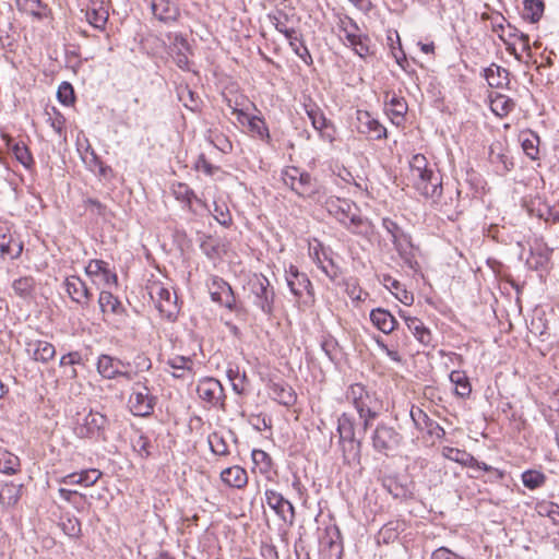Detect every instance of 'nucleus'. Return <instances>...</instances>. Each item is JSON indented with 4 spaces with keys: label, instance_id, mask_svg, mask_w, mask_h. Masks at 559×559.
Segmentation results:
<instances>
[{
    "label": "nucleus",
    "instance_id": "nucleus-1",
    "mask_svg": "<svg viewBox=\"0 0 559 559\" xmlns=\"http://www.w3.org/2000/svg\"><path fill=\"white\" fill-rule=\"evenodd\" d=\"M345 397L358 414L364 432L371 427L382 411V402L372 390H369L361 383H354L348 386Z\"/></svg>",
    "mask_w": 559,
    "mask_h": 559
},
{
    "label": "nucleus",
    "instance_id": "nucleus-2",
    "mask_svg": "<svg viewBox=\"0 0 559 559\" xmlns=\"http://www.w3.org/2000/svg\"><path fill=\"white\" fill-rule=\"evenodd\" d=\"M409 168L415 189L424 198H437L442 191V178L429 165L423 154H415L409 160Z\"/></svg>",
    "mask_w": 559,
    "mask_h": 559
},
{
    "label": "nucleus",
    "instance_id": "nucleus-3",
    "mask_svg": "<svg viewBox=\"0 0 559 559\" xmlns=\"http://www.w3.org/2000/svg\"><path fill=\"white\" fill-rule=\"evenodd\" d=\"M110 421L108 417L97 411L78 413L75 416L74 433L81 439L106 441V432Z\"/></svg>",
    "mask_w": 559,
    "mask_h": 559
},
{
    "label": "nucleus",
    "instance_id": "nucleus-4",
    "mask_svg": "<svg viewBox=\"0 0 559 559\" xmlns=\"http://www.w3.org/2000/svg\"><path fill=\"white\" fill-rule=\"evenodd\" d=\"M282 180L301 198H310L320 201L321 186L310 174L297 167H287L282 171Z\"/></svg>",
    "mask_w": 559,
    "mask_h": 559
},
{
    "label": "nucleus",
    "instance_id": "nucleus-5",
    "mask_svg": "<svg viewBox=\"0 0 559 559\" xmlns=\"http://www.w3.org/2000/svg\"><path fill=\"white\" fill-rule=\"evenodd\" d=\"M148 380L143 378L133 383L128 400V407L134 416L147 417L153 414L157 403V396L153 395L147 386Z\"/></svg>",
    "mask_w": 559,
    "mask_h": 559
},
{
    "label": "nucleus",
    "instance_id": "nucleus-6",
    "mask_svg": "<svg viewBox=\"0 0 559 559\" xmlns=\"http://www.w3.org/2000/svg\"><path fill=\"white\" fill-rule=\"evenodd\" d=\"M147 289L150 297L155 301L160 316L170 322L175 321L179 313L176 293H171L158 281L152 282L147 286Z\"/></svg>",
    "mask_w": 559,
    "mask_h": 559
},
{
    "label": "nucleus",
    "instance_id": "nucleus-7",
    "mask_svg": "<svg viewBox=\"0 0 559 559\" xmlns=\"http://www.w3.org/2000/svg\"><path fill=\"white\" fill-rule=\"evenodd\" d=\"M374 451L386 456L395 452L403 442V436L392 426L380 423L371 435Z\"/></svg>",
    "mask_w": 559,
    "mask_h": 559
},
{
    "label": "nucleus",
    "instance_id": "nucleus-8",
    "mask_svg": "<svg viewBox=\"0 0 559 559\" xmlns=\"http://www.w3.org/2000/svg\"><path fill=\"white\" fill-rule=\"evenodd\" d=\"M285 278L289 290L296 298L301 299L304 293H306L307 299L304 300V304L310 305L314 302L313 286L306 273L299 272L295 265H290L286 270Z\"/></svg>",
    "mask_w": 559,
    "mask_h": 559
},
{
    "label": "nucleus",
    "instance_id": "nucleus-9",
    "mask_svg": "<svg viewBox=\"0 0 559 559\" xmlns=\"http://www.w3.org/2000/svg\"><path fill=\"white\" fill-rule=\"evenodd\" d=\"M355 418L344 412L337 418V432L342 442H347L349 445L348 453L353 460H359L361 441L355 437Z\"/></svg>",
    "mask_w": 559,
    "mask_h": 559
},
{
    "label": "nucleus",
    "instance_id": "nucleus-10",
    "mask_svg": "<svg viewBox=\"0 0 559 559\" xmlns=\"http://www.w3.org/2000/svg\"><path fill=\"white\" fill-rule=\"evenodd\" d=\"M265 502L276 513V515L288 526L295 522V508L290 501L285 499L282 493L273 489L265 490Z\"/></svg>",
    "mask_w": 559,
    "mask_h": 559
},
{
    "label": "nucleus",
    "instance_id": "nucleus-11",
    "mask_svg": "<svg viewBox=\"0 0 559 559\" xmlns=\"http://www.w3.org/2000/svg\"><path fill=\"white\" fill-rule=\"evenodd\" d=\"M251 290L255 296V305L265 314H272L274 309L275 292L265 276L257 277L251 282Z\"/></svg>",
    "mask_w": 559,
    "mask_h": 559
},
{
    "label": "nucleus",
    "instance_id": "nucleus-12",
    "mask_svg": "<svg viewBox=\"0 0 559 559\" xmlns=\"http://www.w3.org/2000/svg\"><path fill=\"white\" fill-rule=\"evenodd\" d=\"M501 31L499 34L500 39L507 45V50L514 55L518 60L521 56L516 51V44H520L522 52H530V37L527 34L520 32L516 27L508 24L507 26L498 25Z\"/></svg>",
    "mask_w": 559,
    "mask_h": 559
},
{
    "label": "nucleus",
    "instance_id": "nucleus-13",
    "mask_svg": "<svg viewBox=\"0 0 559 559\" xmlns=\"http://www.w3.org/2000/svg\"><path fill=\"white\" fill-rule=\"evenodd\" d=\"M356 129L371 140L386 138V129L366 110L356 111Z\"/></svg>",
    "mask_w": 559,
    "mask_h": 559
},
{
    "label": "nucleus",
    "instance_id": "nucleus-14",
    "mask_svg": "<svg viewBox=\"0 0 559 559\" xmlns=\"http://www.w3.org/2000/svg\"><path fill=\"white\" fill-rule=\"evenodd\" d=\"M393 246L405 265L413 271L419 270L420 266L417 260L419 249L413 243L411 235L400 236V239L393 241Z\"/></svg>",
    "mask_w": 559,
    "mask_h": 559
},
{
    "label": "nucleus",
    "instance_id": "nucleus-15",
    "mask_svg": "<svg viewBox=\"0 0 559 559\" xmlns=\"http://www.w3.org/2000/svg\"><path fill=\"white\" fill-rule=\"evenodd\" d=\"M25 352L32 360L41 364L49 362L56 355V348L51 343L33 338L26 340Z\"/></svg>",
    "mask_w": 559,
    "mask_h": 559
},
{
    "label": "nucleus",
    "instance_id": "nucleus-16",
    "mask_svg": "<svg viewBox=\"0 0 559 559\" xmlns=\"http://www.w3.org/2000/svg\"><path fill=\"white\" fill-rule=\"evenodd\" d=\"M197 392L199 397L211 407L218 405L224 396L221 382L214 378L201 380L198 384Z\"/></svg>",
    "mask_w": 559,
    "mask_h": 559
},
{
    "label": "nucleus",
    "instance_id": "nucleus-17",
    "mask_svg": "<svg viewBox=\"0 0 559 559\" xmlns=\"http://www.w3.org/2000/svg\"><path fill=\"white\" fill-rule=\"evenodd\" d=\"M409 415L415 427L420 431H426L429 436L437 439H442L445 435L444 429L433 419H431L419 407H412Z\"/></svg>",
    "mask_w": 559,
    "mask_h": 559
},
{
    "label": "nucleus",
    "instance_id": "nucleus-18",
    "mask_svg": "<svg viewBox=\"0 0 559 559\" xmlns=\"http://www.w3.org/2000/svg\"><path fill=\"white\" fill-rule=\"evenodd\" d=\"M64 287L72 301L81 306H88L92 299V293L87 288L85 282H83L79 276H68L64 281Z\"/></svg>",
    "mask_w": 559,
    "mask_h": 559
},
{
    "label": "nucleus",
    "instance_id": "nucleus-19",
    "mask_svg": "<svg viewBox=\"0 0 559 559\" xmlns=\"http://www.w3.org/2000/svg\"><path fill=\"white\" fill-rule=\"evenodd\" d=\"M459 197L460 191L455 190L450 195L443 197V190L437 198H429L435 204L436 209L450 221H455L461 213L459 211Z\"/></svg>",
    "mask_w": 559,
    "mask_h": 559
},
{
    "label": "nucleus",
    "instance_id": "nucleus-20",
    "mask_svg": "<svg viewBox=\"0 0 559 559\" xmlns=\"http://www.w3.org/2000/svg\"><path fill=\"white\" fill-rule=\"evenodd\" d=\"M349 24L352 29H348L347 27H343V32L345 33V39L347 40L348 45L353 47L354 51L361 58L368 57L371 51L369 47V37L366 35H358L355 33V31H358V26L356 22H354L352 19H349Z\"/></svg>",
    "mask_w": 559,
    "mask_h": 559
},
{
    "label": "nucleus",
    "instance_id": "nucleus-21",
    "mask_svg": "<svg viewBox=\"0 0 559 559\" xmlns=\"http://www.w3.org/2000/svg\"><path fill=\"white\" fill-rule=\"evenodd\" d=\"M151 10L153 15L160 22H176L180 16V10L169 0H152Z\"/></svg>",
    "mask_w": 559,
    "mask_h": 559
},
{
    "label": "nucleus",
    "instance_id": "nucleus-22",
    "mask_svg": "<svg viewBox=\"0 0 559 559\" xmlns=\"http://www.w3.org/2000/svg\"><path fill=\"white\" fill-rule=\"evenodd\" d=\"M383 488L392 495L394 499L399 500H411L414 499V484L413 483H401L395 477L384 478L382 481Z\"/></svg>",
    "mask_w": 559,
    "mask_h": 559
},
{
    "label": "nucleus",
    "instance_id": "nucleus-23",
    "mask_svg": "<svg viewBox=\"0 0 559 559\" xmlns=\"http://www.w3.org/2000/svg\"><path fill=\"white\" fill-rule=\"evenodd\" d=\"M328 212L333 215L342 225L349 228L347 218L353 210L357 207L346 199H329L325 202Z\"/></svg>",
    "mask_w": 559,
    "mask_h": 559
},
{
    "label": "nucleus",
    "instance_id": "nucleus-24",
    "mask_svg": "<svg viewBox=\"0 0 559 559\" xmlns=\"http://www.w3.org/2000/svg\"><path fill=\"white\" fill-rule=\"evenodd\" d=\"M127 366L129 364L109 355H100L97 360V371L105 379L117 378L120 373V367Z\"/></svg>",
    "mask_w": 559,
    "mask_h": 559
},
{
    "label": "nucleus",
    "instance_id": "nucleus-25",
    "mask_svg": "<svg viewBox=\"0 0 559 559\" xmlns=\"http://www.w3.org/2000/svg\"><path fill=\"white\" fill-rule=\"evenodd\" d=\"M370 320L378 330L385 334L393 332L397 325L395 318L383 308L371 310Z\"/></svg>",
    "mask_w": 559,
    "mask_h": 559
},
{
    "label": "nucleus",
    "instance_id": "nucleus-26",
    "mask_svg": "<svg viewBox=\"0 0 559 559\" xmlns=\"http://www.w3.org/2000/svg\"><path fill=\"white\" fill-rule=\"evenodd\" d=\"M305 108L313 128L318 130L322 136L331 141L333 139V134L328 132V129L331 127V122L325 118L322 110L316 105H306Z\"/></svg>",
    "mask_w": 559,
    "mask_h": 559
},
{
    "label": "nucleus",
    "instance_id": "nucleus-27",
    "mask_svg": "<svg viewBox=\"0 0 559 559\" xmlns=\"http://www.w3.org/2000/svg\"><path fill=\"white\" fill-rule=\"evenodd\" d=\"M408 331L415 336V338L425 346L432 345V333L425 326V324L415 317H404Z\"/></svg>",
    "mask_w": 559,
    "mask_h": 559
},
{
    "label": "nucleus",
    "instance_id": "nucleus-28",
    "mask_svg": "<svg viewBox=\"0 0 559 559\" xmlns=\"http://www.w3.org/2000/svg\"><path fill=\"white\" fill-rule=\"evenodd\" d=\"M221 479L223 480V483L230 487L242 488L248 483V475L246 469L238 465H235L222 471Z\"/></svg>",
    "mask_w": 559,
    "mask_h": 559
},
{
    "label": "nucleus",
    "instance_id": "nucleus-29",
    "mask_svg": "<svg viewBox=\"0 0 559 559\" xmlns=\"http://www.w3.org/2000/svg\"><path fill=\"white\" fill-rule=\"evenodd\" d=\"M271 396L284 406H292L296 403L297 395L293 388L286 383H272L270 385Z\"/></svg>",
    "mask_w": 559,
    "mask_h": 559
},
{
    "label": "nucleus",
    "instance_id": "nucleus-30",
    "mask_svg": "<svg viewBox=\"0 0 559 559\" xmlns=\"http://www.w3.org/2000/svg\"><path fill=\"white\" fill-rule=\"evenodd\" d=\"M270 19L276 31L284 34L286 39H295V32L297 31L294 27L293 20L285 11L277 10L274 14L270 15Z\"/></svg>",
    "mask_w": 559,
    "mask_h": 559
},
{
    "label": "nucleus",
    "instance_id": "nucleus-31",
    "mask_svg": "<svg viewBox=\"0 0 559 559\" xmlns=\"http://www.w3.org/2000/svg\"><path fill=\"white\" fill-rule=\"evenodd\" d=\"M98 305L103 313L120 316L124 312L121 301L108 290H102L98 297Z\"/></svg>",
    "mask_w": 559,
    "mask_h": 559
},
{
    "label": "nucleus",
    "instance_id": "nucleus-32",
    "mask_svg": "<svg viewBox=\"0 0 559 559\" xmlns=\"http://www.w3.org/2000/svg\"><path fill=\"white\" fill-rule=\"evenodd\" d=\"M22 485L4 483L0 485V503L4 507H14L21 498Z\"/></svg>",
    "mask_w": 559,
    "mask_h": 559
},
{
    "label": "nucleus",
    "instance_id": "nucleus-33",
    "mask_svg": "<svg viewBox=\"0 0 559 559\" xmlns=\"http://www.w3.org/2000/svg\"><path fill=\"white\" fill-rule=\"evenodd\" d=\"M508 75L509 72L497 64H491L485 70L486 81L491 87L499 88L506 85L508 82Z\"/></svg>",
    "mask_w": 559,
    "mask_h": 559
},
{
    "label": "nucleus",
    "instance_id": "nucleus-34",
    "mask_svg": "<svg viewBox=\"0 0 559 559\" xmlns=\"http://www.w3.org/2000/svg\"><path fill=\"white\" fill-rule=\"evenodd\" d=\"M16 7L20 11L28 13L37 19L47 16V7L43 4L41 0H15Z\"/></svg>",
    "mask_w": 559,
    "mask_h": 559
},
{
    "label": "nucleus",
    "instance_id": "nucleus-35",
    "mask_svg": "<svg viewBox=\"0 0 559 559\" xmlns=\"http://www.w3.org/2000/svg\"><path fill=\"white\" fill-rule=\"evenodd\" d=\"M550 254L551 250L547 247L537 246L531 250V257L527 263L535 270L545 269L550 261Z\"/></svg>",
    "mask_w": 559,
    "mask_h": 559
},
{
    "label": "nucleus",
    "instance_id": "nucleus-36",
    "mask_svg": "<svg viewBox=\"0 0 559 559\" xmlns=\"http://www.w3.org/2000/svg\"><path fill=\"white\" fill-rule=\"evenodd\" d=\"M36 282L32 276H23L14 280L12 288L19 297L23 299L31 298L35 292Z\"/></svg>",
    "mask_w": 559,
    "mask_h": 559
},
{
    "label": "nucleus",
    "instance_id": "nucleus-37",
    "mask_svg": "<svg viewBox=\"0 0 559 559\" xmlns=\"http://www.w3.org/2000/svg\"><path fill=\"white\" fill-rule=\"evenodd\" d=\"M450 380L455 385V393L461 397H468L472 392L469 380L464 371L453 370Z\"/></svg>",
    "mask_w": 559,
    "mask_h": 559
},
{
    "label": "nucleus",
    "instance_id": "nucleus-38",
    "mask_svg": "<svg viewBox=\"0 0 559 559\" xmlns=\"http://www.w3.org/2000/svg\"><path fill=\"white\" fill-rule=\"evenodd\" d=\"M442 454L448 460L460 463L464 466H468L476 463V459L464 450L444 447L442 449Z\"/></svg>",
    "mask_w": 559,
    "mask_h": 559
},
{
    "label": "nucleus",
    "instance_id": "nucleus-39",
    "mask_svg": "<svg viewBox=\"0 0 559 559\" xmlns=\"http://www.w3.org/2000/svg\"><path fill=\"white\" fill-rule=\"evenodd\" d=\"M544 8L545 5L542 0H525L523 17L532 23H536L543 16Z\"/></svg>",
    "mask_w": 559,
    "mask_h": 559
},
{
    "label": "nucleus",
    "instance_id": "nucleus-40",
    "mask_svg": "<svg viewBox=\"0 0 559 559\" xmlns=\"http://www.w3.org/2000/svg\"><path fill=\"white\" fill-rule=\"evenodd\" d=\"M19 468H20V459L15 454H13L7 450H1L0 451V472L8 474V475H13L19 471Z\"/></svg>",
    "mask_w": 559,
    "mask_h": 559
},
{
    "label": "nucleus",
    "instance_id": "nucleus-41",
    "mask_svg": "<svg viewBox=\"0 0 559 559\" xmlns=\"http://www.w3.org/2000/svg\"><path fill=\"white\" fill-rule=\"evenodd\" d=\"M357 211L353 210L348 215L347 223L349 228H347L350 233L356 235H367L370 229V223L367 218L361 217L356 213Z\"/></svg>",
    "mask_w": 559,
    "mask_h": 559
},
{
    "label": "nucleus",
    "instance_id": "nucleus-42",
    "mask_svg": "<svg viewBox=\"0 0 559 559\" xmlns=\"http://www.w3.org/2000/svg\"><path fill=\"white\" fill-rule=\"evenodd\" d=\"M289 46L294 50V52L307 64L311 66L313 62L312 56L309 52L307 46L305 45L302 37L298 32H295V39H287Z\"/></svg>",
    "mask_w": 559,
    "mask_h": 559
},
{
    "label": "nucleus",
    "instance_id": "nucleus-43",
    "mask_svg": "<svg viewBox=\"0 0 559 559\" xmlns=\"http://www.w3.org/2000/svg\"><path fill=\"white\" fill-rule=\"evenodd\" d=\"M173 371L175 378H185L187 372L191 371L192 361L189 357L176 356L167 362Z\"/></svg>",
    "mask_w": 559,
    "mask_h": 559
},
{
    "label": "nucleus",
    "instance_id": "nucleus-44",
    "mask_svg": "<svg viewBox=\"0 0 559 559\" xmlns=\"http://www.w3.org/2000/svg\"><path fill=\"white\" fill-rule=\"evenodd\" d=\"M539 136L535 132H530L527 136L522 138L523 152L532 160L538 159L539 155Z\"/></svg>",
    "mask_w": 559,
    "mask_h": 559
},
{
    "label": "nucleus",
    "instance_id": "nucleus-45",
    "mask_svg": "<svg viewBox=\"0 0 559 559\" xmlns=\"http://www.w3.org/2000/svg\"><path fill=\"white\" fill-rule=\"evenodd\" d=\"M384 282L401 302L404 305H411L413 302V295L406 289L402 288V285L399 281L392 278L391 276H385Z\"/></svg>",
    "mask_w": 559,
    "mask_h": 559
},
{
    "label": "nucleus",
    "instance_id": "nucleus-46",
    "mask_svg": "<svg viewBox=\"0 0 559 559\" xmlns=\"http://www.w3.org/2000/svg\"><path fill=\"white\" fill-rule=\"evenodd\" d=\"M523 485L531 489H537L546 483V475L539 471L528 469L522 474Z\"/></svg>",
    "mask_w": 559,
    "mask_h": 559
},
{
    "label": "nucleus",
    "instance_id": "nucleus-47",
    "mask_svg": "<svg viewBox=\"0 0 559 559\" xmlns=\"http://www.w3.org/2000/svg\"><path fill=\"white\" fill-rule=\"evenodd\" d=\"M514 107L515 103L504 95H497L491 100L492 111L500 117L508 115L511 110H513Z\"/></svg>",
    "mask_w": 559,
    "mask_h": 559
},
{
    "label": "nucleus",
    "instance_id": "nucleus-48",
    "mask_svg": "<svg viewBox=\"0 0 559 559\" xmlns=\"http://www.w3.org/2000/svg\"><path fill=\"white\" fill-rule=\"evenodd\" d=\"M59 525L69 537L79 538L81 536V522L75 516L66 515L61 518Z\"/></svg>",
    "mask_w": 559,
    "mask_h": 559
},
{
    "label": "nucleus",
    "instance_id": "nucleus-49",
    "mask_svg": "<svg viewBox=\"0 0 559 559\" xmlns=\"http://www.w3.org/2000/svg\"><path fill=\"white\" fill-rule=\"evenodd\" d=\"M86 20L95 28L104 29L108 21V12L103 7H99L98 9L94 8L87 10Z\"/></svg>",
    "mask_w": 559,
    "mask_h": 559
},
{
    "label": "nucleus",
    "instance_id": "nucleus-50",
    "mask_svg": "<svg viewBox=\"0 0 559 559\" xmlns=\"http://www.w3.org/2000/svg\"><path fill=\"white\" fill-rule=\"evenodd\" d=\"M209 444L211 451L216 455H227L229 453L228 445L224 438L218 432H213L209 436Z\"/></svg>",
    "mask_w": 559,
    "mask_h": 559
},
{
    "label": "nucleus",
    "instance_id": "nucleus-51",
    "mask_svg": "<svg viewBox=\"0 0 559 559\" xmlns=\"http://www.w3.org/2000/svg\"><path fill=\"white\" fill-rule=\"evenodd\" d=\"M13 154L15 158L26 168H31L34 164L33 156L28 147L24 144H15L13 146Z\"/></svg>",
    "mask_w": 559,
    "mask_h": 559
},
{
    "label": "nucleus",
    "instance_id": "nucleus-52",
    "mask_svg": "<svg viewBox=\"0 0 559 559\" xmlns=\"http://www.w3.org/2000/svg\"><path fill=\"white\" fill-rule=\"evenodd\" d=\"M173 193L177 200L187 202L188 204H191L192 199L195 198L193 190L190 189L188 185L182 182H178L173 186Z\"/></svg>",
    "mask_w": 559,
    "mask_h": 559
},
{
    "label": "nucleus",
    "instance_id": "nucleus-53",
    "mask_svg": "<svg viewBox=\"0 0 559 559\" xmlns=\"http://www.w3.org/2000/svg\"><path fill=\"white\" fill-rule=\"evenodd\" d=\"M219 305L226 307L229 310H234L236 306V298L230 285H224L223 292H221L218 298L215 300Z\"/></svg>",
    "mask_w": 559,
    "mask_h": 559
},
{
    "label": "nucleus",
    "instance_id": "nucleus-54",
    "mask_svg": "<svg viewBox=\"0 0 559 559\" xmlns=\"http://www.w3.org/2000/svg\"><path fill=\"white\" fill-rule=\"evenodd\" d=\"M253 463L260 467L261 472H267L271 468V456L263 450H253L251 453Z\"/></svg>",
    "mask_w": 559,
    "mask_h": 559
},
{
    "label": "nucleus",
    "instance_id": "nucleus-55",
    "mask_svg": "<svg viewBox=\"0 0 559 559\" xmlns=\"http://www.w3.org/2000/svg\"><path fill=\"white\" fill-rule=\"evenodd\" d=\"M58 99L63 105H71L74 102V91L70 83L62 82L57 92Z\"/></svg>",
    "mask_w": 559,
    "mask_h": 559
},
{
    "label": "nucleus",
    "instance_id": "nucleus-56",
    "mask_svg": "<svg viewBox=\"0 0 559 559\" xmlns=\"http://www.w3.org/2000/svg\"><path fill=\"white\" fill-rule=\"evenodd\" d=\"M389 110L393 116L401 119L404 118V115L407 111V104L403 98L393 96L389 103Z\"/></svg>",
    "mask_w": 559,
    "mask_h": 559
},
{
    "label": "nucleus",
    "instance_id": "nucleus-57",
    "mask_svg": "<svg viewBox=\"0 0 559 559\" xmlns=\"http://www.w3.org/2000/svg\"><path fill=\"white\" fill-rule=\"evenodd\" d=\"M85 207L98 216L106 217L109 213L107 206L97 199L87 198L84 200Z\"/></svg>",
    "mask_w": 559,
    "mask_h": 559
},
{
    "label": "nucleus",
    "instance_id": "nucleus-58",
    "mask_svg": "<svg viewBox=\"0 0 559 559\" xmlns=\"http://www.w3.org/2000/svg\"><path fill=\"white\" fill-rule=\"evenodd\" d=\"M133 449L141 457H148L151 452V442L147 437L141 435L133 441Z\"/></svg>",
    "mask_w": 559,
    "mask_h": 559
},
{
    "label": "nucleus",
    "instance_id": "nucleus-59",
    "mask_svg": "<svg viewBox=\"0 0 559 559\" xmlns=\"http://www.w3.org/2000/svg\"><path fill=\"white\" fill-rule=\"evenodd\" d=\"M214 217L223 226H229L231 224V216L229 210L224 204H215Z\"/></svg>",
    "mask_w": 559,
    "mask_h": 559
},
{
    "label": "nucleus",
    "instance_id": "nucleus-60",
    "mask_svg": "<svg viewBox=\"0 0 559 559\" xmlns=\"http://www.w3.org/2000/svg\"><path fill=\"white\" fill-rule=\"evenodd\" d=\"M383 228L391 235L392 242L403 237L406 233L392 219L385 217L382 219Z\"/></svg>",
    "mask_w": 559,
    "mask_h": 559
},
{
    "label": "nucleus",
    "instance_id": "nucleus-61",
    "mask_svg": "<svg viewBox=\"0 0 559 559\" xmlns=\"http://www.w3.org/2000/svg\"><path fill=\"white\" fill-rule=\"evenodd\" d=\"M102 477V472L96 468H90L80 473L81 485L93 486Z\"/></svg>",
    "mask_w": 559,
    "mask_h": 559
},
{
    "label": "nucleus",
    "instance_id": "nucleus-62",
    "mask_svg": "<svg viewBox=\"0 0 559 559\" xmlns=\"http://www.w3.org/2000/svg\"><path fill=\"white\" fill-rule=\"evenodd\" d=\"M249 128L250 131L255 133L260 139L269 136V131L267 128L265 127V122L259 117H251L249 119Z\"/></svg>",
    "mask_w": 559,
    "mask_h": 559
},
{
    "label": "nucleus",
    "instance_id": "nucleus-63",
    "mask_svg": "<svg viewBox=\"0 0 559 559\" xmlns=\"http://www.w3.org/2000/svg\"><path fill=\"white\" fill-rule=\"evenodd\" d=\"M399 522H389L388 524L383 525L379 532V535L383 537L384 542L395 539L399 536Z\"/></svg>",
    "mask_w": 559,
    "mask_h": 559
},
{
    "label": "nucleus",
    "instance_id": "nucleus-64",
    "mask_svg": "<svg viewBox=\"0 0 559 559\" xmlns=\"http://www.w3.org/2000/svg\"><path fill=\"white\" fill-rule=\"evenodd\" d=\"M431 559H464L457 554L453 552L447 547H439L436 549L432 555Z\"/></svg>",
    "mask_w": 559,
    "mask_h": 559
}]
</instances>
